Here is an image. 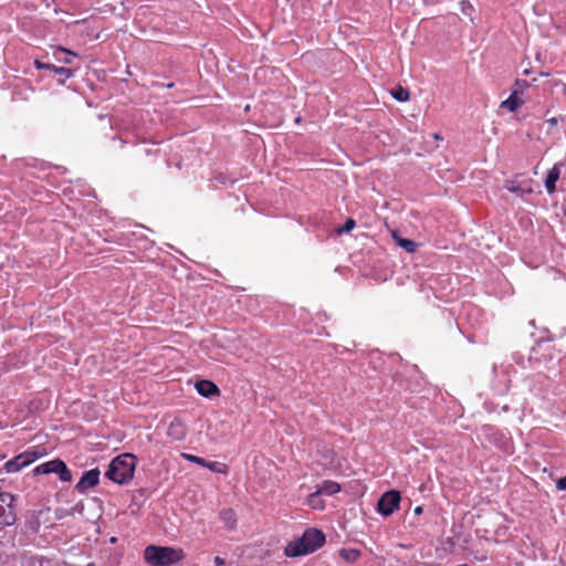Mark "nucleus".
Masks as SVG:
<instances>
[{"mask_svg": "<svg viewBox=\"0 0 566 566\" xmlns=\"http://www.w3.org/2000/svg\"><path fill=\"white\" fill-rule=\"evenodd\" d=\"M325 534L317 528H307L304 533L287 543L284 555L290 558L306 556L314 553L325 544Z\"/></svg>", "mask_w": 566, "mask_h": 566, "instance_id": "f257e3e1", "label": "nucleus"}, {"mask_svg": "<svg viewBox=\"0 0 566 566\" xmlns=\"http://www.w3.org/2000/svg\"><path fill=\"white\" fill-rule=\"evenodd\" d=\"M137 458L132 453H123L114 458L108 464L105 476L119 484H126L134 478Z\"/></svg>", "mask_w": 566, "mask_h": 566, "instance_id": "f03ea898", "label": "nucleus"}, {"mask_svg": "<svg viewBox=\"0 0 566 566\" xmlns=\"http://www.w3.org/2000/svg\"><path fill=\"white\" fill-rule=\"evenodd\" d=\"M184 552L169 546L149 545L144 551V558L150 566H171L184 559Z\"/></svg>", "mask_w": 566, "mask_h": 566, "instance_id": "7ed1b4c3", "label": "nucleus"}, {"mask_svg": "<svg viewBox=\"0 0 566 566\" xmlns=\"http://www.w3.org/2000/svg\"><path fill=\"white\" fill-rule=\"evenodd\" d=\"M543 349V342H538L537 346L532 348L531 354L528 356V364L534 368H541L542 366L548 371L553 373L555 377L559 370L554 371L555 364L558 363L560 368L566 367V355L560 358L554 350L546 348L545 352L541 353Z\"/></svg>", "mask_w": 566, "mask_h": 566, "instance_id": "20e7f679", "label": "nucleus"}, {"mask_svg": "<svg viewBox=\"0 0 566 566\" xmlns=\"http://www.w3.org/2000/svg\"><path fill=\"white\" fill-rule=\"evenodd\" d=\"M33 473L35 475L54 473L59 476V479L62 482L72 481V472L70 471L65 462L62 461L61 459H54L39 464L33 469Z\"/></svg>", "mask_w": 566, "mask_h": 566, "instance_id": "39448f33", "label": "nucleus"}, {"mask_svg": "<svg viewBox=\"0 0 566 566\" xmlns=\"http://www.w3.org/2000/svg\"><path fill=\"white\" fill-rule=\"evenodd\" d=\"M14 496L0 488V528L13 525L17 520Z\"/></svg>", "mask_w": 566, "mask_h": 566, "instance_id": "423d86ee", "label": "nucleus"}, {"mask_svg": "<svg viewBox=\"0 0 566 566\" xmlns=\"http://www.w3.org/2000/svg\"><path fill=\"white\" fill-rule=\"evenodd\" d=\"M401 501L400 493L396 490L385 492L377 503V511L384 516L391 515L396 510L399 509Z\"/></svg>", "mask_w": 566, "mask_h": 566, "instance_id": "0eeeda50", "label": "nucleus"}, {"mask_svg": "<svg viewBox=\"0 0 566 566\" xmlns=\"http://www.w3.org/2000/svg\"><path fill=\"white\" fill-rule=\"evenodd\" d=\"M553 382L552 376L546 375L543 371H538L535 375L527 377L525 379V384L527 385L530 391H532L535 396H542L548 391Z\"/></svg>", "mask_w": 566, "mask_h": 566, "instance_id": "6e6552de", "label": "nucleus"}, {"mask_svg": "<svg viewBox=\"0 0 566 566\" xmlns=\"http://www.w3.org/2000/svg\"><path fill=\"white\" fill-rule=\"evenodd\" d=\"M39 458V454L35 451H24L11 460H9L6 464V471L8 473H17L23 468L30 465Z\"/></svg>", "mask_w": 566, "mask_h": 566, "instance_id": "1a4fd4ad", "label": "nucleus"}, {"mask_svg": "<svg viewBox=\"0 0 566 566\" xmlns=\"http://www.w3.org/2000/svg\"><path fill=\"white\" fill-rule=\"evenodd\" d=\"M99 475L101 472L98 469H91L85 471L80 481L76 483L75 490L78 493H84L88 489L96 486L99 482Z\"/></svg>", "mask_w": 566, "mask_h": 566, "instance_id": "9d476101", "label": "nucleus"}, {"mask_svg": "<svg viewBox=\"0 0 566 566\" xmlns=\"http://www.w3.org/2000/svg\"><path fill=\"white\" fill-rule=\"evenodd\" d=\"M340 491L339 483L331 480H324L316 486V491L311 493L307 499V503H313L314 499H317L318 495H334Z\"/></svg>", "mask_w": 566, "mask_h": 566, "instance_id": "9b49d317", "label": "nucleus"}, {"mask_svg": "<svg viewBox=\"0 0 566 566\" xmlns=\"http://www.w3.org/2000/svg\"><path fill=\"white\" fill-rule=\"evenodd\" d=\"M181 457L191 463H196L200 467L207 468L208 470L216 472V473H226V471H227L226 465L220 462L207 461L203 458H200V457L193 455V454H189V453H182Z\"/></svg>", "mask_w": 566, "mask_h": 566, "instance_id": "f8f14e48", "label": "nucleus"}, {"mask_svg": "<svg viewBox=\"0 0 566 566\" xmlns=\"http://www.w3.org/2000/svg\"><path fill=\"white\" fill-rule=\"evenodd\" d=\"M167 436L176 441H181L187 436V426L181 419L175 418L168 426Z\"/></svg>", "mask_w": 566, "mask_h": 566, "instance_id": "ddd939ff", "label": "nucleus"}, {"mask_svg": "<svg viewBox=\"0 0 566 566\" xmlns=\"http://www.w3.org/2000/svg\"><path fill=\"white\" fill-rule=\"evenodd\" d=\"M504 188L520 198H523L525 195H531L533 192L530 182H518L516 180H507L504 185Z\"/></svg>", "mask_w": 566, "mask_h": 566, "instance_id": "4468645a", "label": "nucleus"}, {"mask_svg": "<svg viewBox=\"0 0 566 566\" xmlns=\"http://www.w3.org/2000/svg\"><path fill=\"white\" fill-rule=\"evenodd\" d=\"M195 387L198 394L206 398L218 396L220 392L218 386L214 382L206 379L198 380Z\"/></svg>", "mask_w": 566, "mask_h": 566, "instance_id": "2eb2a0df", "label": "nucleus"}, {"mask_svg": "<svg viewBox=\"0 0 566 566\" xmlns=\"http://www.w3.org/2000/svg\"><path fill=\"white\" fill-rule=\"evenodd\" d=\"M560 166L562 164H555L547 172L545 188L549 195L554 193L556 190V182L560 176Z\"/></svg>", "mask_w": 566, "mask_h": 566, "instance_id": "dca6fc26", "label": "nucleus"}, {"mask_svg": "<svg viewBox=\"0 0 566 566\" xmlns=\"http://www.w3.org/2000/svg\"><path fill=\"white\" fill-rule=\"evenodd\" d=\"M219 516L229 531H234L237 528L238 517L234 510L224 509L220 512Z\"/></svg>", "mask_w": 566, "mask_h": 566, "instance_id": "f3484780", "label": "nucleus"}, {"mask_svg": "<svg viewBox=\"0 0 566 566\" xmlns=\"http://www.w3.org/2000/svg\"><path fill=\"white\" fill-rule=\"evenodd\" d=\"M523 105V99L517 96V93L514 91L511 95L501 103V108L507 109L510 112H515Z\"/></svg>", "mask_w": 566, "mask_h": 566, "instance_id": "a211bd4d", "label": "nucleus"}, {"mask_svg": "<svg viewBox=\"0 0 566 566\" xmlns=\"http://www.w3.org/2000/svg\"><path fill=\"white\" fill-rule=\"evenodd\" d=\"M392 238L396 242V244L402 249H405L407 252L409 253H413L416 252L417 248H418V243L415 242L413 240H410V239H406V238H401L399 237L397 233H394L392 234Z\"/></svg>", "mask_w": 566, "mask_h": 566, "instance_id": "6ab92c4d", "label": "nucleus"}, {"mask_svg": "<svg viewBox=\"0 0 566 566\" xmlns=\"http://www.w3.org/2000/svg\"><path fill=\"white\" fill-rule=\"evenodd\" d=\"M53 56L60 63L70 64L72 63V57L75 56V53L64 48H57L54 50Z\"/></svg>", "mask_w": 566, "mask_h": 566, "instance_id": "aec40b11", "label": "nucleus"}, {"mask_svg": "<svg viewBox=\"0 0 566 566\" xmlns=\"http://www.w3.org/2000/svg\"><path fill=\"white\" fill-rule=\"evenodd\" d=\"M361 553L356 548H342L339 556L347 563H355L360 557Z\"/></svg>", "mask_w": 566, "mask_h": 566, "instance_id": "412c9836", "label": "nucleus"}, {"mask_svg": "<svg viewBox=\"0 0 566 566\" xmlns=\"http://www.w3.org/2000/svg\"><path fill=\"white\" fill-rule=\"evenodd\" d=\"M54 74L59 76V83L63 84L66 80L74 75V71L69 67L57 66V69H54Z\"/></svg>", "mask_w": 566, "mask_h": 566, "instance_id": "4be33fe9", "label": "nucleus"}, {"mask_svg": "<svg viewBox=\"0 0 566 566\" xmlns=\"http://www.w3.org/2000/svg\"><path fill=\"white\" fill-rule=\"evenodd\" d=\"M392 97L398 102H407L410 97L409 91L399 86L391 92Z\"/></svg>", "mask_w": 566, "mask_h": 566, "instance_id": "5701e85b", "label": "nucleus"}, {"mask_svg": "<svg viewBox=\"0 0 566 566\" xmlns=\"http://www.w3.org/2000/svg\"><path fill=\"white\" fill-rule=\"evenodd\" d=\"M459 7H460V11L465 15L468 17L471 21H473V12H474V8L473 6L470 3L469 0H462L460 1L459 3Z\"/></svg>", "mask_w": 566, "mask_h": 566, "instance_id": "b1692460", "label": "nucleus"}, {"mask_svg": "<svg viewBox=\"0 0 566 566\" xmlns=\"http://www.w3.org/2000/svg\"><path fill=\"white\" fill-rule=\"evenodd\" d=\"M34 66L36 70H46V71H50L52 73H54V69H57L56 65L54 64H51V63H44L40 60H35L34 61Z\"/></svg>", "mask_w": 566, "mask_h": 566, "instance_id": "393cba45", "label": "nucleus"}, {"mask_svg": "<svg viewBox=\"0 0 566 566\" xmlns=\"http://www.w3.org/2000/svg\"><path fill=\"white\" fill-rule=\"evenodd\" d=\"M356 226V222L354 219L349 218L345 221L342 228L338 229L339 233L349 232L352 231Z\"/></svg>", "mask_w": 566, "mask_h": 566, "instance_id": "a878e982", "label": "nucleus"}, {"mask_svg": "<svg viewBox=\"0 0 566 566\" xmlns=\"http://www.w3.org/2000/svg\"><path fill=\"white\" fill-rule=\"evenodd\" d=\"M556 489L560 491H566V476L560 478L556 481Z\"/></svg>", "mask_w": 566, "mask_h": 566, "instance_id": "bb28decb", "label": "nucleus"}, {"mask_svg": "<svg viewBox=\"0 0 566 566\" xmlns=\"http://www.w3.org/2000/svg\"><path fill=\"white\" fill-rule=\"evenodd\" d=\"M310 506H312L313 509H324V503L323 501L319 499V496L317 499H314L313 500V503H308Z\"/></svg>", "mask_w": 566, "mask_h": 566, "instance_id": "cd10ccee", "label": "nucleus"}, {"mask_svg": "<svg viewBox=\"0 0 566 566\" xmlns=\"http://www.w3.org/2000/svg\"><path fill=\"white\" fill-rule=\"evenodd\" d=\"M213 563L216 566H226V560L220 556H216Z\"/></svg>", "mask_w": 566, "mask_h": 566, "instance_id": "c85d7f7f", "label": "nucleus"}, {"mask_svg": "<svg viewBox=\"0 0 566 566\" xmlns=\"http://www.w3.org/2000/svg\"><path fill=\"white\" fill-rule=\"evenodd\" d=\"M422 511H423L422 506L415 507V514H417V515L421 514Z\"/></svg>", "mask_w": 566, "mask_h": 566, "instance_id": "c756f323", "label": "nucleus"}, {"mask_svg": "<svg viewBox=\"0 0 566 566\" xmlns=\"http://www.w3.org/2000/svg\"><path fill=\"white\" fill-rule=\"evenodd\" d=\"M145 155L149 156V155H154L156 153V150H153V149H145L144 150Z\"/></svg>", "mask_w": 566, "mask_h": 566, "instance_id": "7c9ffc66", "label": "nucleus"}, {"mask_svg": "<svg viewBox=\"0 0 566 566\" xmlns=\"http://www.w3.org/2000/svg\"><path fill=\"white\" fill-rule=\"evenodd\" d=\"M217 179H218L220 182H222V184H224V182H226V178H224L222 175H219V176L217 177Z\"/></svg>", "mask_w": 566, "mask_h": 566, "instance_id": "2f4dec72", "label": "nucleus"}, {"mask_svg": "<svg viewBox=\"0 0 566 566\" xmlns=\"http://www.w3.org/2000/svg\"><path fill=\"white\" fill-rule=\"evenodd\" d=\"M521 83H523V84H525V85H526V82H525V81H520V80H517V81H516V85H520Z\"/></svg>", "mask_w": 566, "mask_h": 566, "instance_id": "473e14b6", "label": "nucleus"}, {"mask_svg": "<svg viewBox=\"0 0 566 566\" xmlns=\"http://www.w3.org/2000/svg\"><path fill=\"white\" fill-rule=\"evenodd\" d=\"M478 560L483 562L485 560V557H476Z\"/></svg>", "mask_w": 566, "mask_h": 566, "instance_id": "72a5a7b5", "label": "nucleus"}, {"mask_svg": "<svg viewBox=\"0 0 566 566\" xmlns=\"http://www.w3.org/2000/svg\"><path fill=\"white\" fill-rule=\"evenodd\" d=\"M422 566H436V565L423 563Z\"/></svg>", "mask_w": 566, "mask_h": 566, "instance_id": "f704fd0d", "label": "nucleus"}]
</instances>
